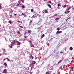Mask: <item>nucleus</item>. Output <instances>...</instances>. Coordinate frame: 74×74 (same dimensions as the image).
<instances>
[{"instance_id":"nucleus-62","label":"nucleus","mask_w":74,"mask_h":74,"mask_svg":"<svg viewBox=\"0 0 74 74\" xmlns=\"http://www.w3.org/2000/svg\"><path fill=\"white\" fill-rule=\"evenodd\" d=\"M0 26H1V25H0Z\"/></svg>"},{"instance_id":"nucleus-47","label":"nucleus","mask_w":74,"mask_h":74,"mask_svg":"<svg viewBox=\"0 0 74 74\" xmlns=\"http://www.w3.org/2000/svg\"><path fill=\"white\" fill-rule=\"evenodd\" d=\"M61 53H63V51H61V52H60Z\"/></svg>"},{"instance_id":"nucleus-7","label":"nucleus","mask_w":74,"mask_h":74,"mask_svg":"<svg viewBox=\"0 0 74 74\" xmlns=\"http://www.w3.org/2000/svg\"><path fill=\"white\" fill-rule=\"evenodd\" d=\"M62 31H57V32L56 33V34H58V33H62Z\"/></svg>"},{"instance_id":"nucleus-13","label":"nucleus","mask_w":74,"mask_h":74,"mask_svg":"<svg viewBox=\"0 0 74 74\" xmlns=\"http://www.w3.org/2000/svg\"><path fill=\"white\" fill-rule=\"evenodd\" d=\"M20 2H18V4H17L16 5V7H18V5H19V4H20Z\"/></svg>"},{"instance_id":"nucleus-17","label":"nucleus","mask_w":74,"mask_h":74,"mask_svg":"<svg viewBox=\"0 0 74 74\" xmlns=\"http://www.w3.org/2000/svg\"><path fill=\"white\" fill-rule=\"evenodd\" d=\"M73 48H72V47H71L70 48V49L71 51H72V50L73 49Z\"/></svg>"},{"instance_id":"nucleus-35","label":"nucleus","mask_w":74,"mask_h":74,"mask_svg":"<svg viewBox=\"0 0 74 74\" xmlns=\"http://www.w3.org/2000/svg\"><path fill=\"white\" fill-rule=\"evenodd\" d=\"M64 7H66V5H65L64 6Z\"/></svg>"},{"instance_id":"nucleus-37","label":"nucleus","mask_w":74,"mask_h":74,"mask_svg":"<svg viewBox=\"0 0 74 74\" xmlns=\"http://www.w3.org/2000/svg\"><path fill=\"white\" fill-rule=\"evenodd\" d=\"M70 8V7H69V8L68 9V10H69Z\"/></svg>"},{"instance_id":"nucleus-29","label":"nucleus","mask_w":74,"mask_h":74,"mask_svg":"<svg viewBox=\"0 0 74 74\" xmlns=\"http://www.w3.org/2000/svg\"><path fill=\"white\" fill-rule=\"evenodd\" d=\"M57 14H54V16H57Z\"/></svg>"},{"instance_id":"nucleus-9","label":"nucleus","mask_w":74,"mask_h":74,"mask_svg":"<svg viewBox=\"0 0 74 74\" xmlns=\"http://www.w3.org/2000/svg\"><path fill=\"white\" fill-rule=\"evenodd\" d=\"M31 63L33 64H36V61H32Z\"/></svg>"},{"instance_id":"nucleus-38","label":"nucleus","mask_w":74,"mask_h":74,"mask_svg":"<svg viewBox=\"0 0 74 74\" xmlns=\"http://www.w3.org/2000/svg\"><path fill=\"white\" fill-rule=\"evenodd\" d=\"M70 10H68V11H67V12H68V13H69V12H70Z\"/></svg>"},{"instance_id":"nucleus-56","label":"nucleus","mask_w":74,"mask_h":74,"mask_svg":"<svg viewBox=\"0 0 74 74\" xmlns=\"http://www.w3.org/2000/svg\"><path fill=\"white\" fill-rule=\"evenodd\" d=\"M67 20H68V19H66V21H67Z\"/></svg>"},{"instance_id":"nucleus-53","label":"nucleus","mask_w":74,"mask_h":74,"mask_svg":"<svg viewBox=\"0 0 74 74\" xmlns=\"http://www.w3.org/2000/svg\"><path fill=\"white\" fill-rule=\"evenodd\" d=\"M2 6L1 5H0V8H1V7Z\"/></svg>"},{"instance_id":"nucleus-31","label":"nucleus","mask_w":74,"mask_h":74,"mask_svg":"<svg viewBox=\"0 0 74 74\" xmlns=\"http://www.w3.org/2000/svg\"><path fill=\"white\" fill-rule=\"evenodd\" d=\"M22 2L23 3H24V1L23 0H21Z\"/></svg>"},{"instance_id":"nucleus-4","label":"nucleus","mask_w":74,"mask_h":74,"mask_svg":"<svg viewBox=\"0 0 74 74\" xmlns=\"http://www.w3.org/2000/svg\"><path fill=\"white\" fill-rule=\"evenodd\" d=\"M30 66L32 68H33V66H34V65L33 64H32V63H31L30 65Z\"/></svg>"},{"instance_id":"nucleus-59","label":"nucleus","mask_w":74,"mask_h":74,"mask_svg":"<svg viewBox=\"0 0 74 74\" xmlns=\"http://www.w3.org/2000/svg\"><path fill=\"white\" fill-rule=\"evenodd\" d=\"M40 12H41V11H40L39 12V13H40Z\"/></svg>"},{"instance_id":"nucleus-10","label":"nucleus","mask_w":74,"mask_h":74,"mask_svg":"<svg viewBox=\"0 0 74 74\" xmlns=\"http://www.w3.org/2000/svg\"><path fill=\"white\" fill-rule=\"evenodd\" d=\"M45 13H48V10H45Z\"/></svg>"},{"instance_id":"nucleus-42","label":"nucleus","mask_w":74,"mask_h":74,"mask_svg":"<svg viewBox=\"0 0 74 74\" xmlns=\"http://www.w3.org/2000/svg\"><path fill=\"white\" fill-rule=\"evenodd\" d=\"M66 60H67V59L64 60L65 62H66Z\"/></svg>"},{"instance_id":"nucleus-34","label":"nucleus","mask_w":74,"mask_h":74,"mask_svg":"<svg viewBox=\"0 0 74 74\" xmlns=\"http://www.w3.org/2000/svg\"><path fill=\"white\" fill-rule=\"evenodd\" d=\"M27 33V32H25L24 33V34H26Z\"/></svg>"},{"instance_id":"nucleus-1","label":"nucleus","mask_w":74,"mask_h":74,"mask_svg":"<svg viewBox=\"0 0 74 74\" xmlns=\"http://www.w3.org/2000/svg\"><path fill=\"white\" fill-rule=\"evenodd\" d=\"M30 56L29 57V58L30 59H34V57H33V56H32V55H30Z\"/></svg>"},{"instance_id":"nucleus-33","label":"nucleus","mask_w":74,"mask_h":74,"mask_svg":"<svg viewBox=\"0 0 74 74\" xmlns=\"http://www.w3.org/2000/svg\"><path fill=\"white\" fill-rule=\"evenodd\" d=\"M20 27L21 28H23V27L22 26H20Z\"/></svg>"},{"instance_id":"nucleus-23","label":"nucleus","mask_w":74,"mask_h":74,"mask_svg":"<svg viewBox=\"0 0 74 74\" xmlns=\"http://www.w3.org/2000/svg\"><path fill=\"white\" fill-rule=\"evenodd\" d=\"M46 74H49V72H47L46 73Z\"/></svg>"},{"instance_id":"nucleus-14","label":"nucleus","mask_w":74,"mask_h":74,"mask_svg":"<svg viewBox=\"0 0 74 74\" xmlns=\"http://www.w3.org/2000/svg\"><path fill=\"white\" fill-rule=\"evenodd\" d=\"M60 62H62V60H60L59 62H58V64H60Z\"/></svg>"},{"instance_id":"nucleus-57","label":"nucleus","mask_w":74,"mask_h":74,"mask_svg":"<svg viewBox=\"0 0 74 74\" xmlns=\"http://www.w3.org/2000/svg\"><path fill=\"white\" fill-rule=\"evenodd\" d=\"M72 69H74V67H72Z\"/></svg>"},{"instance_id":"nucleus-32","label":"nucleus","mask_w":74,"mask_h":74,"mask_svg":"<svg viewBox=\"0 0 74 74\" xmlns=\"http://www.w3.org/2000/svg\"><path fill=\"white\" fill-rule=\"evenodd\" d=\"M48 3H52V2H51V1H49Z\"/></svg>"},{"instance_id":"nucleus-8","label":"nucleus","mask_w":74,"mask_h":74,"mask_svg":"<svg viewBox=\"0 0 74 74\" xmlns=\"http://www.w3.org/2000/svg\"><path fill=\"white\" fill-rule=\"evenodd\" d=\"M27 31L28 32V33H30L32 32L31 30H28Z\"/></svg>"},{"instance_id":"nucleus-27","label":"nucleus","mask_w":74,"mask_h":74,"mask_svg":"<svg viewBox=\"0 0 74 74\" xmlns=\"http://www.w3.org/2000/svg\"><path fill=\"white\" fill-rule=\"evenodd\" d=\"M29 42L30 43V44H31L32 43V42L31 41H29Z\"/></svg>"},{"instance_id":"nucleus-46","label":"nucleus","mask_w":74,"mask_h":74,"mask_svg":"<svg viewBox=\"0 0 74 74\" xmlns=\"http://www.w3.org/2000/svg\"><path fill=\"white\" fill-rule=\"evenodd\" d=\"M64 14H67V12H64Z\"/></svg>"},{"instance_id":"nucleus-45","label":"nucleus","mask_w":74,"mask_h":74,"mask_svg":"<svg viewBox=\"0 0 74 74\" xmlns=\"http://www.w3.org/2000/svg\"><path fill=\"white\" fill-rule=\"evenodd\" d=\"M17 22H21V21H18Z\"/></svg>"},{"instance_id":"nucleus-12","label":"nucleus","mask_w":74,"mask_h":74,"mask_svg":"<svg viewBox=\"0 0 74 74\" xmlns=\"http://www.w3.org/2000/svg\"><path fill=\"white\" fill-rule=\"evenodd\" d=\"M45 36V35L43 34L41 36V38H43Z\"/></svg>"},{"instance_id":"nucleus-48","label":"nucleus","mask_w":74,"mask_h":74,"mask_svg":"<svg viewBox=\"0 0 74 74\" xmlns=\"http://www.w3.org/2000/svg\"><path fill=\"white\" fill-rule=\"evenodd\" d=\"M32 74V72H30V74Z\"/></svg>"},{"instance_id":"nucleus-16","label":"nucleus","mask_w":74,"mask_h":74,"mask_svg":"<svg viewBox=\"0 0 74 74\" xmlns=\"http://www.w3.org/2000/svg\"><path fill=\"white\" fill-rule=\"evenodd\" d=\"M58 19H59V18L57 17L55 19V20L57 21Z\"/></svg>"},{"instance_id":"nucleus-58","label":"nucleus","mask_w":74,"mask_h":74,"mask_svg":"<svg viewBox=\"0 0 74 74\" xmlns=\"http://www.w3.org/2000/svg\"><path fill=\"white\" fill-rule=\"evenodd\" d=\"M47 0H45L44 1H47Z\"/></svg>"},{"instance_id":"nucleus-15","label":"nucleus","mask_w":74,"mask_h":74,"mask_svg":"<svg viewBox=\"0 0 74 74\" xmlns=\"http://www.w3.org/2000/svg\"><path fill=\"white\" fill-rule=\"evenodd\" d=\"M48 6L49 8H51V5H49V4L48 5Z\"/></svg>"},{"instance_id":"nucleus-44","label":"nucleus","mask_w":74,"mask_h":74,"mask_svg":"<svg viewBox=\"0 0 74 74\" xmlns=\"http://www.w3.org/2000/svg\"><path fill=\"white\" fill-rule=\"evenodd\" d=\"M10 17H12V15H10Z\"/></svg>"},{"instance_id":"nucleus-28","label":"nucleus","mask_w":74,"mask_h":74,"mask_svg":"<svg viewBox=\"0 0 74 74\" xmlns=\"http://www.w3.org/2000/svg\"><path fill=\"white\" fill-rule=\"evenodd\" d=\"M17 33H18V34H20V33H21V32H20V31H18L17 32Z\"/></svg>"},{"instance_id":"nucleus-43","label":"nucleus","mask_w":74,"mask_h":74,"mask_svg":"<svg viewBox=\"0 0 74 74\" xmlns=\"http://www.w3.org/2000/svg\"><path fill=\"white\" fill-rule=\"evenodd\" d=\"M22 15H24V14H23V13L22 14Z\"/></svg>"},{"instance_id":"nucleus-6","label":"nucleus","mask_w":74,"mask_h":74,"mask_svg":"<svg viewBox=\"0 0 74 74\" xmlns=\"http://www.w3.org/2000/svg\"><path fill=\"white\" fill-rule=\"evenodd\" d=\"M16 41L18 43L17 45H20V44H21V42H19V41H17V40H16Z\"/></svg>"},{"instance_id":"nucleus-51","label":"nucleus","mask_w":74,"mask_h":74,"mask_svg":"<svg viewBox=\"0 0 74 74\" xmlns=\"http://www.w3.org/2000/svg\"><path fill=\"white\" fill-rule=\"evenodd\" d=\"M3 51H5V49H3Z\"/></svg>"},{"instance_id":"nucleus-36","label":"nucleus","mask_w":74,"mask_h":74,"mask_svg":"<svg viewBox=\"0 0 74 74\" xmlns=\"http://www.w3.org/2000/svg\"><path fill=\"white\" fill-rule=\"evenodd\" d=\"M32 22H33V21L32 20H30V23H31Z\"/></svg>"},{"instance_id":"nucleus-63","label":"nucleus","mask_w":74,"mask_h":74,"mask_svg":"<svg viewBox=\"0 0 74 74\" xmlns=\"http://www.w3.org/2000/svg\"><path fill=\"white\" fill-rule=\"evenodd\" d=\"M1 8H1L0 9H1Z\"/></svg>"},{"instance_id":"nucleus-3","label":"nucleus","mask_w":74,"mask_h":74,"mask_svg":"<svg viewBox=\"0 0 74 74\" xmlns=\"http://www.w3.org/2000/svg\"><path fill=\"white\" fill-rule=\"evenodd\" d=\"M30 46L31 47H34V45L33 44V43H29Z\"/></svg>"},{"instance_id":"nucleus-19","label":"nucleus","mask_w":74,"mask_h":74,"mask_svg":"<svg viewBox=\"0 0 74 74\" xmlns=\"http://www.w3.org/2000/svg\"><path fill=\"white\" fill-rule=\"evenodd\" d=\"M4 66H7V63H4Z\"/></svg>"},{"instance_id":"nucleus-40","label":"nucleus","mask_w":74,"mask_h":74,"mask_svg":"<svg viewBox=\"0 0 74 74\" xmlns=\"http://www.w3.org/2000/svg\"><path fill=\"white\" fill-rule=\"evenodd\" d=\"M21 4H20V5H19V7H21Z\"/></svg>"},{"instance_id":"nucleus-30","label":"nucleus","mask_w":74,"mask_h":74,"mask_svg":"<svg viewBox=\"0 0 74 74\" xmlns=\"http://www.w3.org/2000/svg\"><path fill=\"white\" fill-rule=\"evenodd\" d=\"M9 23H10V24H11V23H12V22L11 21H10Z\"/></svg>"},{"instance_id":"nucleus-41","label":"nucleus","mask_w":74,"mask_h":74,"mask_svg":"<svg viewBox=\"0 0 74 74\" xmlns=\"http://www.w3.org/2000/svg\"><path fill=\"white\" fill-rule=\"evenodd\" d=\"M27 36H25V38H27Z\"/></svg>"},{"instance_id":"nucleus-55","label":"nucleus","mask_w":74,"mask_h":74,"mask_svg":"<svg viewBox=\"0 0 74 74\" xmlns=\"http://www.w3.org/2000/svg\"><path fill=\"white\" fill-rule=\"evenodd\" d=\"M14 15H16V14H14Z\"/></svg>"},{"instance_id":"nucleus-11","label":"nucleus","mask_w":74,"mask_h":74,"mask_svg":"<svg viewBox=\"0 0 74 74\" xmlns=\"http://www.w3.org/2000/svg\"><path fill=\"white\" fill-rule=\"evenodd\" d=\"M6 59H7L8 62H10V59L8 58H5Z\"/></svg>"},{"instance_id":"nucleus-22","label":"nucleus","mask_w":74,"mask_h":74,"mask_svg":"<svg viewBox=\"0 0 74 74\" xmlns=\"http://www.w3.org/2000/svg\"><path fill=\"white\" fill-rule=\"evenodd\" d=\"M3 73H5V74H7V72H5V71H4L3 72Z\"/></svg>"},{"instance_id":"nucleus-2","label":"nucleus","mask_w":74,"mask_h":74,"mask_svg":"<svg viewBox=\"0 0 74 74\" xmlns=\"http://www.w3.org/2000/svg\"><path fill=\"white\" fill-rule=\"evenodd\" d=\"M15 42H16V41L15 40H14L12 42H11V44H15Z\"/></svg>"},{"instance_id":"nucleus-64","label":"nucleus","mask_w":74,"mask_h":74,"mask_svg":"<svg viewBox=\"0 0 74 74\" xmlns=\"http://www.w3.org/2000/svg\"><path fill=\"white\" fill-rule=\"evenodd\" d=\"M10 1H11V0H10Z\"/></svg>"},{"instance_id":"nucleus-18","label":"nucleus","mask_w":74,"mask_h":74,"mask_svg":"<svg viewBox=\"0 0 74 74\" xmlns=\"http://www.w3.org/2000/svg\"><path fill=\"white\" fill-rule=\"evenodd\" d=\"M9 46L10 47V48H12V46L9 45Z\"/></svg>"},{"instance_id":"nucleus-52","label":"nucleus","mask_w":74,"mask_h":74,"mask_svg":"<svg viewBox=\"0 0 74 74\" xmlns=\"http://www.w3.org/2000/svg\"><path fill=\"white\" fill-rule=\"evenodd\" d=\"M32 68H31V70H32Z\"/></svg>"},{"instance_id":"nucleus-49","label":"nucleus","mask_w":74,"mask_h":74,"mask_svg":"<svg viewBox=\"0 0 74 74\" xmlns=\"http://www.w3.org/2000/svg\"><path fill=\"white\" fill-rule=\"evenodd\" d=\"M70 17H69L67 19L68 20H69V19H70Z\"/></svg>"},{"instance_id":"nucleus-54","label":"nucleus","mask_w":74,"mask_h":74,"mask_svg":"<svg viewBox=\"0 0 74 74\" xmlns=\"http://www.w3.org/2000/svg\"><path fill=\"white\" fill-rule=\"evenodd\" d=\"M12 44H11V45H10L11 46H12Z\"/></svg>"},{"instance_id":"nucleus-26","label":"nucleus","mask_w":74,"mask_h":74,"mask_svg":"<svg viewBox=\"0 0 74 74\" xmlns=\"http://www.w3.org/2000/svg\"><path fill=\"white\" fill-rule=\"evenodd\" d=\"M58 7H59V6H60V4H58Z\"/></svg>"},{"instance_id":"nucleus-5","label":"nucleus","mask_w":74,"mask_h":74,"mask_svg":"<svg viewBox=\"0 0 74 74\" xmlns=\"http://www.w3.org/2000/svg\"><path fill=\"white\" fill-rule=\"evenodd\" d=\"M37 16H36V14H34V15L32 17V19L33 18H36Z\"/></svg>"},{"instance_id":"nucleus-25","label":"nucleus","mask_w":74,"mask_h":74,"mask_svg":"<svg viewBox=\"0 0 74 74\" xmlns=\"http://www.w3.org/2000/svg\"><path fill=\"white\" fill-rule=\"evenodd\" d=\"M22 8H25V6L23 5L22 7Z\"/></svg>"},{"instance_id":"nucleus-24","label":"nucleus","mask_w":74,"mask_h":74,"mask_svg":"<svg viewBox=\"0 0 74 74\" xmlns=\"http://www.w3.org/2000/svg\"><path fill=\"white\" fill-rule=\"evenodd\" d=\"M4 71L5 72H6V71H7V69H5L4 70Z\"/></svg>"},{"instance_id":"nucleus-60","label":"nucleus","mask_w":74,"mask_h":74,"mask_svg":"<svg viewBox=\"0 0 74 74\" xmlns=\"http://www.w3.org/2000/svg\"><path fill=\"white\" fill-rule=\"evenodd\" d=\"M36 59H37V58L36 57Z\"/></svg>"},{"instance_id":"nucleus-61","label":"nucleus","mask_w":74,"mask_h":74,"mask_svg":"<svg viewBox=\"0 0 74 74\" xmlns=\"http://www.w3.org/2000/svg\"><path fill=\"white\" fill-rule=\"evenodd\" d=\"M29 73H30V72H29Z\"/></svg>"},{"instance_id":"nucleus-50","label":"nucleus","mask_w":74,"mask_h":74,"mask_svg":"<svg viewBox=\"0 0 74 74\" xmlns=\"http://www.w3.org/2000/svg\"><path fill=\"white\" fill-rule=\"evenodd\" d=\"M5 58L3 59V61H4L5 60Z\"/></svg>"},{"instance_id":"nucleus-21","label":"nucleus","mask_w":74,"mask_h":74,"mask_svg":"<svg viewBox=\"0 0 74 74\" xmlns=\"http://www.w3.org/2000/svg\"><path fill=\"white\" fill-rule=\"evenodd\" d=\"M57 30H58V31H59V30H60V28H59V27H58V28L57 29Z\"/></svg>"},{"instance_id":"nucleus-39","label":"nucleus","mask_w":74,"mask_h":74,"mask_svg":"<svg viewBox=\"0 0 74 74\" xmlns=\"http://www.w3.org/2000/svg\"><path fill=\"white\" fill-rule=\"evenodd\" d=\"M60 69L61 70H62V67H61L60 68Z\"/></svg>"},{"instance_id":"nucleus-20","label":"nucleus","mask_w":74,"mask_h":74,"mask_svg":"<svg viewBox=\"0 0 74 74\" xmlns=\"http://www.w3.org/2000/svg\"><path fill=\"white\" fill-rule=\"evenodd\" d=\"M34 11V10L33 9H31V12H33Z\"/></svg>"}]
</instances>
